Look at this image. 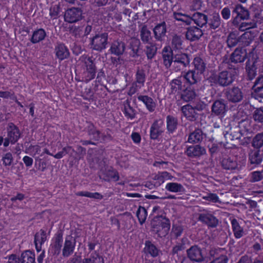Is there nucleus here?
<instances>
[{"label":"nucleus","instance_id":"obj_1","mask_svg":"<svg viewBox=\"0 0 263 263\" xmlns=\"http://www.w3.org/2000/svg\"><path fill=\"white\" fill-rule=\"evenodd\" d=\"M236 74L237 71L235 69H230L214 76L212 79L215 84L220 86L226 87L232 84Z\"/></svg>","mask_w":263,"mask_h":263},{"label":"nucleus","instance_id":"obj_2","mask_svg":"<svg viewBox=\"0 0 263 263\" xmlns=\"http://www.w3.org/2000/svg\"><path fill=\"white\" fill-rule=\"evenodd\" d=\"M151 225L152 231L160 237L165 236L170 229V221L167 219L154 218Z\"/></svg>","mask_w":263,"mask_h":263},{"label":"nucleus","instance_id":"obj_3","mask_svg":"<svg viewBox=\"0 0 263 263\" xmlns=\"http://www.w3.org/2000/svg\"><path fill=\"white\" fill-rule=\"evenodd\" d=\"M246 122H239L237 125L230 127L228 131L224 134L227 143H231L235 140L239 139L243 135V130L241 129L246 124Z\"/></svg>","mask_w":263,"mask_h":263},{"label":"nucleus","instance_id":"obj_4","mask_svg":"<svg viewBox=\"0 0 263 263\" xmlns=\"http://www.w3.org/2000/svg\"><path fill=\"white\" fill-rule=\"evenodd\" d=\"M90 40V49L101 52L106 48L108 43V35L106 33L98 34Z\"/></svg>","mask_w":263,"mask_h":263},{"label":"nucleus","instance_id":"obj_5","mask_svg":"<svg viewBox=\"0 0 263 263\" xmlns=\"http://www.w3.org/2000/svg\"><path fill=\"white\" fill-rule=\"evenodd\" d=\"M224 95L228 101L233 103L240 102L243 98V92L237 86L228 88L224 91Z\"/></svg>","mask_w":263,"mask_h":263},{"label":"nucleus","instance_id":"obj_6","mask_svg":"<svg viewBox=\"0 0 263 263\" xmlns=\"http://www.w3.org/2000/svg\"><path fill=\"white\" fill-rule=\"evenodd\" d=\"M190 63L189 55L184 53H177L174 55V62L172 69L175 71L183 70Z\"/></svg>","mask_w":263,"mask_h":263},{"label":"nucleus","instance_id":"obj_7","mask_svg":"<svg viewBox=\"0 0 263 263\" xmlns=\"http://www.w3.org/2000/svg\"><path fill=\"white\" fill-rule=\"evenodd\" d=\"M232 12L233 14H236L232 22L234 26H238L240 20H248L249 18L248 10L240 4H237L234 7Z\"/></svg>","mask_w":263,"mask_h":263},{"label":"nucleus","instance_id":"obj_8","mask_svg":"<svg viewBox=\"0 0 263 263\" xmlns=\"http://www.w3.org/2000/svg\"><path fill=\"white\" fill-rule=\"evenodd\" d=\"M82 17V10L78 8H72L68 9L64 15L65 21L70 23L78 22L81 20Z\"/></svg>","mask_w":263,"mask_h":263},{"label":"nucleus","instance_id":"obj_9","mask_svg":"<svg viewBox=\"0 0 263 263\" xmlns=\"http://www.w3.org/2000/svg\"><path fill=\"white\" fill-rule=\"evenodd\" d=\"M164 131V123L161 120H156L152 124L150 128V138L156 140Z\"/></svg>","mask_w":263,"mask_h":263},{"label":"nucleus","instance_id":"obj_10","mask_svg":"<svg viewBox=\"0 0 263 263\" xmlns=\"http://www.w3.org/2000/svg\"><path fill=\"white\" fill-rule=\"evenodd\" d=\"M7 137L11 141V143H15L20 139L21 133L18 128L13 123H9L7 127Z\"/></svg>","mask_w":263,"mask_h":263},{"label":"nucleus","instance_id":"obj_11","mask_svg":"<svg viewBox=\"0 0 263 263\" xmlns=\"http://www.w3.org/2000/svg\"><path fill=\"white\" fill-rule=\"evenodd\" d=\"M198 220L211 228H215L218 224V219L210 213L205 212L199 215Z\"/></svg>","mask_w":263,"mask_h":263},{"label":"nucleus","instance_id":"obj_12","mask_svg":"<svg viewBox=\"0 0 263 263\" xmlns=\"http://www.w3.org/2000/svg\"><path fill=\"white\" fill-rule=\"evenodd\" d=\"M76 246V241L70 236L66 237L64 247L62 250V255L65 257L70 256L74 251Z\"/></svg>","mask_w":263,"mask_h":263},{"label":"nucleus","instance_id":"obj_13","mask_svg":"<svg viewBox=\"0 0 263 263\" xmlns=\"http://www.w3.org/2000/svg\"><path fill=\"white\" fill-rule=\"evenodd\" d=\"M181 111L184 117L190 121H195L199 117V112L188 104L181 107Z\"/></svg>","mask_w":263,"mask_h":263},{"label":"nucleus","instance_id":"obj_14","mask_svg":"<svg viewBox=\"0 0 263 263\" xmlns=\"http://www.w3.org/2000/svg\"><path fill=\"white\" fill-rule=\"evenodd\" d=\"M185 154L191 158H199L206 154V150L200 145H192L187 148Z\"/></svg>","mask_w":263,"mask_h":263},{"label":"nucleus","instance_id":"obj_15","mask_svg":"<svg viewBox=\"0 0 263 263\" xmlns=\"http://www.w3.org/2000/svg\"><path fill=\"white\" fill-rule=\"evenodd\" d=\"M187 257L192 261L201 262L203 260L202 251L197 246L191 247L187 250Z\"/></svg>","mask_w":263,"mask_h":263},{"label":"nucleus","instance_id":"obj_16","mask_svg":"<svg viewBox=\"0 0 263 263\" xmlns=\"http://www.w3.org/2000/svg\"><path fill=\"white\" fill-rule=\"evenodd\" d=\"M126 49V44L123 41L117 40L114 41L111 44L110 51L111 54L117 56L122 55Z\"/></svg>","mask_w":263,"mask_h":263},{"label":"nucleus","instance_id":"obj_17","mask_svg":"<svg viewBox=\"0 0 263 263\" xmlns=\"http://www.w3.org/2000/svg\"><path fill=\"white\" fill-rule=\"evenodd\" d=\"M247 57L246 50L243 48H236L231 54V61L234 63H242L245 61Z\"/></svg>","mask_w":263,"mask_h":263},{"label":"nucleus","instance_id":"obj_18","mask_svg":"<svg viewBox=\"0 0 263 263\" xmlns=\"http://www.w3.org/2000/svg\"><path fill=\"white\" fill-rule=\"evenodd\" d=\"M226 104L223 99L215 101L212 106V112L215 115H223L226 111Z\"/></svg>","mask_w":263,"mask_h":263},{"label":"nucleus","instance_id":"obj_19","mask_svg":"<svg viewBox=\"0 0 263 263\" xmlns=\"http://www.w3.org/2000/svg\"><path fill=\"white\" fill-rule=\"evenodd\" d=\"M154 37L159 41H161L166 33V25L164 22L157 24L153 29Z\"/></svg>","mask_w":263,"mask_h":263},{"label":"nucleus","instance_id":"obj_20","mask_svg":"<svg viewBox=\"0 0 263 263\" xmlns=\"http://www.w3.org/2000/svg\"><path fill=\"white\" fill-rule=\"evenodd\" d=\"M139 32L140 39L143 43L151 42V41L152 40L151 32L146 25L141 23L139 26Z\"/></svg>","mask_w":263,"mask_h":263},{"label":"nucleus","instance_id":"obj_21","mask_svg":"<svg viewBox=\"0 0 263 263\" xmlns=\"http://www.w3.org/2000/svg\"><path fill=\"white\" fill-rule=\"evenodd\" d=\"M87 73V80H91L95 78L96 73V68L91 58L88 57L85 61Z\"/></svg>","mask_w":263,"mask_h":263},{"label":"nucleus","instance_id":"obj_22","mask_svg":"<svg viewBox=\"0 0 263 263\" xmlns=\"http://www.w3.org/2000/svg\"><path fill=\"white\" fill-rule=\"evenodd\" d=\"M55 53L57 58L61 61L68 58L70 54L68 49L62 43L58 44L55 46Z\"/></svg>","mask_w":263,"mask_h":263},{"label":"nucleus","instance_id":"obj_23","mask_svg":"<svg viewBox=\"0 0 263 263\" xmlns=\"http://www.w3.org/2000/svg\"><path fill=\"white\" fill-rule=\"evenodd\" d=\"M47 239L46 232L41 229L37 232L34 236V243L35 248L37 252H40L42 249V245Z\"/></svg>","mask_w":263,"mask_h":263},{"label":"nucleus","instance_id":"obj_24","mask_svg":"<svg viewBox=\"0 0 263 263\" xmlns=\"http://www.w3.org/2000/svg\"><path fill=\"white\" fill-rule=\"evenodd\" d=\"M201 74L194 70H189L183 75L184 79L190 84H194L200 81Z\"/></svg>","mask_w":263,"mask_h":263},{"label":"nucleus","instance_id":"obj_25","mask_svg":"<svg viewBox=\"0 0 263 263\" xmlns=\"http://www.w3.org/2000/svg\"><path fill=\"white\" fill-rule=\"evenodd\" d=\"M138 99L144 104L149 112H152L155 111L156 103L151 97L147 95H140L138 97Z\"/></svg>","mask_w":263,"mask_h":263},{"label":"nucleus","instance_id":"obj_26","mask_svg":"<svg viewBox=\"0 0 263 263\" xmlns=\"http://www.w3.org/2000/svg\"><path fill=\"white\" fill-rule=\"evenodd\" d=\"M202 35V30L196 27H191L187 29L186 32V38L190 41L198 40Z\"/></svg>","mask_w":263,"mask_h":263},{"label":"nucleus","instance_id":"obj_27","mask_svg":"<svg viewBox=\"0 0 263 263\" xmlns=\"http://www.w3.org/2000/svg\"><path fill=\"white\" fill-rule=\"evenodd\" d=\"M263 158V155L259 149H254L250 151L249 154V159L252 164H259Z\"/></svg>","mask_w":263,"mask_h":263},{"label":"nucleus","instance_id":"obj_28","mask_svg":"<svg viewBox=\"0 0 263 263\" xmlns=\"http://www.w3.org/2000/svg\"><path fill=\"white\" fill-rule=\"evenodd\" d=\"M231 223L234 235L236 238H240L246 234L243 228L240 226L236 219H232Z\"/></svg>","mask_w":263,"mask_h":263},{"label":"nucleus","instance_id":"obj_29","mask_svg":"<svg viewBox=\"0 0 263 263\" xmlns=\"http://www.w3.org/2000/svg\"><path fill=\"white\" fill-rule=\"evenodd\" d=\"M247 35H248V33L246 32L239 38L236 33L234 32L230 33L229 34L227 40L228 46L230 48L235 47L237 45L240 40H242L243 39L247 38Z\"/></svg>","mask_w":263,"mask_h":263},{"label":"nucleus","instance_id":"obj_30","mask_svg":"<svg viewBox=\"0 0 263 263\" xmlns=\"http://www.w3.org/2000/svg\"><path fill=\"white\" fill-rule=\"evenodd\" d=\"M178 125L177 118L171 115L166 117V127L169 134H173L177 128Z\"/></svg>","mask_w":263,"mask_h":263},{"label":"nucleus","instance_id":"obj_31","mask_svg":"<svg viewBox=\"0 0 263 263\" xmlns=\"http://www.w3.org/2000/svg\"><path fill=\"white\" fill-rule=\"evenodd\" d=\"M146 80L145 71L142 69L138 68L135 75V81L134 82L139 88L144 86Z\"/></svg>","mask_w":263,"mask_h":263},{"label":"nucleus","instance_id":"obj_32","mask_svg":"<svg viewBox=\"0 0 263 263\" xmlns=\"http://www.w3.org/2000/svg\"><path fill=\"white\" fill-rule=\"evenodd\" d=\"M193 21L197 26L202 27L208 22V16L203 13L196 12L192 15Z\"/></svg>","mask_w":263,"mask_h":263},{"label":"nucleus","instance_id":"obj_33","mask_svg":"<svg viewBox=\"0 0 263 263\" xmlns=\"http://www.w3.org/2000/svg\"><path fill=\"white\" fill-rule=\"evenodd\" d=\"M223 168L228 170H234L238 168V164L234 158H225L221 161Z\"/></svg>","mask_w":263,"mask_h":263},{"label":"nucleus","instance_id":"obj_34","mask_svg":"<svg viewBox=\"0 0 263 263\" xmlns=\"http://www.w3.org/2000/svg\"><path fill=\"white\" fill-rule=\"evenodd\" d=\"M102 178L107 181H109L111 180L118 181L119 179V176L118 173L116 170L110 167L105 170L103 174Z\"/></svg>","mask_w":263,"mask_h":263},{"label":"nucleus","instance_id":"obj_35","mask_svg":"<svg viewBox=\"0 0 263 263\" xmlns=\"http://www.w3.org/2000/svg\"><path fill=\"white\" fill-rule=\"evenodd\" d=\"M46 33L43 29H39L33 31L30 40L33 44H36L44 40Z\"/></svg>","mask_w":263,"mask_h":263},{"label":"nucleus","instance_id":"obj_36","mask_svg":"<svg viewBox=\"0 0 263 263\" xmlns=\"http://www.w3.org/2000/svg\"><path fill=\"white\" fill-rule=\"evenodd\" d=\"M257 61H251L250 60L247 62L246 71L249 80H252L256 75Z\"/></svg>","mask_w":263,"mask_h":263},{"label":"nucleus","instance_id":"obj_37","mask_svg":"<svg viewBox=\"0 0 263 263\" xmlns=\"http://www.w3.org/2000/svg\"><path fill=\"white\" fill-rule=\"evenodd\" d=\"M88 133L90 138L95 140H99L101 137H102L104 140L107 138H110L111 137L109 135L107 137L104 135V134H101L93 125H90L88 127Z\"/></svg>","mask_w":263,"mask_h":263},{"label":"nucleus","instance_id":"obj_38","mask_svg":"<svg viewBox=\"0 0 263 263\" xmlns=\"http://www.w3.org/2000/svg\"><path fill=\"white\" fill-rule=\"evenodd\" d=\"M81 263H104L103 258L96 251L91 253L90 255L84 258Z\"/></svg>","mask_w":263,"mask_h":263},{"label":"nucleus","instance_id":"obj_39","mask_svg":"<svg viewBox=\"0 0 263 263\" xmlns=\"http://www.w3.org/2000/svg\"><path fill=\"white\" fill-rule=\"evenodd\" d=\"M203 133L201 129H197L191 133L189 136L188 142L191 143H198L202 140Z\"/></svg>","mask_w":263,"mask_h":263},{"label":"nucleus","instance_id":"obj_40","mask_svg":"<svg viewBox=\"0 0 263 263\" xmlns=\"http://www.w3.org/2000/svg\"><path fill=\"white\" fill-rule=\"evenodd\" d=\"M193 64L194 66V70L202 74L204 71L206 67L203 60L200 57H196L194 59Z\"/></svg>","mask_w":263,"mask_h":263},{"label":"nucleus","instance_id":"obj_41","mask_svg":"<svg viewBox=\"0 0 263 263\" xmlns=\"http://www.w3.org/2000/svg\"><path fill=\"white\" fill-rule=\"evenodd\" d=\"M144 251L145 253L149 254L153 257H156L159 254V250L149 241H146Z\"/></svg>","mask_w":263,"mask_h":263},{"label":"nucleus","instance_id":"obj_42","mask_svg":"<svg viewBox=\"0 0 263 263\" xmlns=\"http://www.w3.org/2000/svg\"><path fill=\"white\" fill-rule=\"evenodd\" d=\"M196 94L191 88H187L181 94V99L185 102H189L196 99Z\"/></svg>","mask_w":263,"mask_h":263},{"label":"nucleus","instance_id":"obj_43","mask_svg":"<svg viewBox=\"0 0 263 263\" xmlns=\"http://www.w3.org/2000/svg\"><path fill=\"white\" fill-rule=\"evenodd\" d=\"M189 242L188 239L186 237L182 238L180 242H177L176 246H175L172 249V253L174 254H178V253L186 249V245Z\"/></svg>","mask_w":263,"mask_h":263},{"label":"nucleus","instance_id":"obj_44","mask_svg":"<svg viewBox=\"0 0 263 263\" xmlns=\"http://www.w3.org/2000/svg\"><path fill=\"white\" fill-rule=\"evenodd\" d=\"M165 189L171 192H183L185 189L181 184L176 182H170L166 184Z\"/></svg>","mask_w":263,"mask_h":263},{"label":"nucleus","instance_id":"obj_45","mask_svg":"<svg viewBox=\"0 0 263 263\" xmlns=\"http://www.w3.org/2000/svg\"><path fill=\"white\" fill-rule=\"evenodd\" d=\"M251 145L254 148L257 149L263 147V133H258L253 137Z\"/></svg>","mask_w":263,"mask_h":263},{"label":"nucleus","instance_id":"obj_46","mask_svg":"<svg viewBox=\"0 0 263 263\" xmlns=\"http://www.w3.org/2000/svg\"><path fill=\"white\" fill-rule=\"evenodd\" d=\"M22 263H34L35 261V255L29 250L26 251L21 255Z\"/></svg>","mask_w":263,"mask_h":263},{"label":"nucleus","instance_id":"obj_47","mask_svg":"<svg viewBox=\"0 0 263 263\" xmlns=\"http://www.w3.org/2000/svg\"><path fill=\"white\" fill-rule=\"evenodd\" d=\"M145 47V52L148 59H152L155 55L157 48L155 44L152 42L147 43Z\"/></svg>","mask_w":263,"mask_h":263},{"label":"nucleus","instance_id":"obj_48","mask_svg":"<svg viewBox=\"0 0 263 263\" xmlns=\"http://www.w3.org/2000/svg\"><path fill=\"white\" fill-rule=\"evenodd\" d=\"M62 243V235L61 234H58L57 235L55 238V241L53 246L54 248V254H59L60 253Z\"/></svg>","mask_w":263,"mask_h":263},{"label":"nucleus","instance_id":"obj_49","mask_svg":"<svg viewBox=\"0 0 263 263\" xmlns=\"http://www.w3.org/2000/svg\"><path fill=\"white\" fill-rule=\"evenodd\" d=\"M221 24V20L218 13H214L210 20L209 25L210 28L215 29L218 28Z\"/></svg>","mask_w":263,"mask_h":263},{"label":"nucleus","instance_id":"obj_50","mask_svg":"<svg viewBox=\"0 0 263 263\" xmlns=\"http://www.w3.org/2000/svg\"><path fill=\"white\" fill-rule=\"evenodd\" d=\"M163 64L166 68H168L173 65L174 56L171 52L163 54Z\"/></svg>","mask_w":263,"mask_h":263},{"label":"nucleus","instance_id":"obj_51","mask_svg":"<svg viewBox=\"0 0 263 263\" xmlns=\"http://www.w3.org/2000/svg\"><path fill=\"white\" fill-rule=\"evenodd\" d=\"M76 195L79 196H84L90 198L102 199L103 196L99 193H91L87 191L79 192L76 193Z\"/></svg>","mask_w":263,"mask_h":263},{"label":"nucleus","instance_id":"obj_52","mask_svg":"<svg viewBox=\"0 0 263 263\" xmlns=\"http://www.w3.org/2000/svg\"><path fill=\"white\" fill-rule=\"evenodd\" d=\"M138 220L141 224L144 223L146 219L147 213L144 207L140 206L136 213Z\"/></svg>","mask_w":263,"mask_h":263},{"label":"nucleus","instance_id":"obj_53","mask_svg":"<svg viewBox=\"0 0 263 263\" xmlns=\"http://www.w3.org/2000/svg\"><path fill=\"white\" fill-rule=\"evenodd\" d=\"M182 40L180 36L175 35L172 40V47L174 50H180L182 48Z\"/></svg>","mask_w":263,"mask_h":263},{"label":"nucleus","instance_id":"obj_54","mask_svg":"<svg viewBox=\"0 0 263 263\" xmlns=\"http://www.w3.org/2000/svg\"><path fill=\"white\" fill-rule=\"evenodd\" d=\"M124 114L125 116L131 119H134L136 116V110L127 102L124 105Z\"/></svg>","mask_w":263,"mask_h":263},{"label":"nucleus","instance_id":"obj_55","mask_svg":"<svg viewBox=\"0 0 263 263\" xmlns=\"http://www.w3.org/2000/svg\"><path fill=\"white\" fill-rule=\"evenodd\" d=\"M182 82L179 79H175L170 82V86L171 92L173 93H176L181 89Z\"/></svg>","mask_w":263,"mask_h":263},{"label":"nucleus","instance_id":"obj_56","mask_svg":"<svg viewBox=\"0 0 263 263\" xmlns=\"http://www.w3.org/2000/svg\"><path fill=\"white\" fill-rule=\"evenodd\" d=\"M140 42L138 39H133L130 42V48L133 51V57L137 55Z\"/></svg>","mask_w":263,"mask_h":263},{"label":"nucleus","instance_id":"obj_57","mask_svg":"<svg viewBox=\"0 0 263 263\" xmlns=\"http://www.w3.org/2000/svg\"><path fill=\"white\" fill-rule=\"evenodd\" d=\"M254 120L263 124V107L256 109L253 115Z\"/></svg>","mask_w":263,"mask_h":263},{"label":"nucleus","instance_id":"obj_58","mask_svg":"<svg viewBox=\"0 0 263 263\" xmlns=\"http://www.w3.org/2000/svg\"><path fill=\"white\" fill-rule=\"evenodd\" d=\"M238 27V29L241 31H244L250 28H255L256 26V24L253 22H243L240 24H239L238 26H236Z\"/></svg>","mask_w":263,"mask_h":263},{"label":"nucleus","instance_id":"obj_59","mask_svg":"<svg viewBox=\"0 0 263 263\" xmlns=\"http://www.w3.org/2000/svg\"><path fill=\"white\" fill-rule=\"evenodd\" d=\"M156 177H157V179L159 180L160 184L163 183L165 180H171L173 176L167 172H162L160 173Z\"/></svg>","mask_w":263,"mask_h":263},{"label":"nucleus","instance_id":"obj_60","mask_svg":"<svg viewBox=\"0 0 263 263\" xmlns=\"http://www.w3.org/2000/svg\"><path fill=\"white\" fill-rule=\"evenodd\" d=\"M69 31L70 33L76 37H80L82 34L83 28L81 26L72 25L70 27Z\"/></svg>","mask_w":263,"mask_h":263},{"label":"nucleus","instance_id":"obj_61","mask_svg":"<svg viewBox=\"0 0 263 263\" xmlns=\"http://www.w3.org/2000/svg\"><path fill=\"white\" fill-rule=\"evenodd\" d=\"M253 87L255 91H259L263 89V76L257 78Z\"/></svg>","mask_w":263,"mask_h":263},{"label":"nucleus","instance_id":"obj_62","mask_svg":"<svg viewBox=\"0 0 263 263\" xmlns=\"http://www.w3.org/2000/svg\"><path fill=\"white\" fill-rule=\"evenodd\" d=\"M263 179V172L259 171L253 172L251 173V181L257 182Z\"/></svg>","mask_w":263,"mask_h":263},{"label":"nucleus","instance_id":"obj_63","mask_svg":"<svg viewBox=\"0 0 263 263\" xmlns=\"http://www.w3.org/2000/svg\"><path fill=\"white\" fill-rule=\"evenodd\" d=\"M202 198L203 199L214 203L219 201L218 196L214 193H209L206 196H202Z\"/></svg>","mask_w":263,"mask_h":263},{"label":"nucleus","instance_id":"obj_64","mask_svg":"<svg viewBox=\"0 0 263 263\" xmlns=\"http://www.w3.org/2000/svg\"><path fill=\"white\" fill-rule=\"evenodd\" d=\"M192 105L198 112L202 111L205 108V104L199 100H196Z\"/></svg>","mask_w":263,"mask_h":263}]
</instances>
